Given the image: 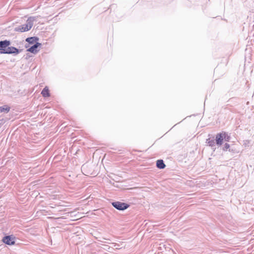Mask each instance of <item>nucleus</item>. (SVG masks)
<instances>
[{"instance_id": "obj_1", "label": "nucleus", "mask_w": 254, "mask_h": 254, "mask_svg": "<svg viewBox=\"0 0 254 254\" xmlns=\"http://www.w3.org/2000/svg\"><path fill=\"white\" fill-rule=\"evenodd\" d=\"M38 17L30 16L28 18L26 23L17 26L14 29V31L18 32H24L30 30L33 26L34 21H36Z\"/></svg>"}, {"instance_id": "obj_4", "label": "nucleus", "mask_w": 254, "mask_h": 254, "mask_svg": "<svg viewBox=\"0 0 254 254\" xmlns=\"http://www.w3.org/2000/svg\"><path fill=\"white\" fill-rule=\"evenodd\" d=\"M19 53L18 50L14 47H7V49L4 51H0L1 54H18Z\"/></svg>"}, {"instance_id": "obj_9", "label": "nucleus", "mask_w": 254, "mask_h": 254, "mask_svg": "<svg viewBox=\"0 0 254 254\" xmlns=\"http://www.w3.org/2000/svg\"><path fill=\"white\" fill-rule=\"evenodd\" d=\"M41 94L44 97H48L50 96L49 89L47 87H45L42 91Z\"/></svg>"}, {"instance_id": "obj_3", "label": "nucleus", "mask_w": 254, "mask_h": 254, "mask_svg": "<svg viewBox=\"0 0 254 254\" xmlns=\"http://www.w3.org/2000/svg\"><path fill=\"white\" fill-rule=\"evenodd\" d=\"M225 137V132L217 133L215 137L216 144L218 146H221L223 142Z\"/></svg>"}, {"instance_id": "obj_14", "label": "nucleus", "mask_w": 254, "mask_h": 254, "mask_svg": "<svg viewBox=\"0 0 254 254\" xmlns=\"http://www.w3.org/2000/svg\"><path fill=\"white\" fill-rule=\"evenodd\" d=\"M225 137L224 138V140L226 141H229L230 138V136H229L225 132Z\"/></svg>"}, {"instance_id": "obj_8", "label": "nucleus", "mask_w": 254, "mask_h": 254, "mask_svg": "<svg viewBox=\"0 0 254 254\" xmlns=\"http://www.w3.org/2000/svg\"><path fill=\"white\" fill-rule=\"evenodd\" d=\"M206 142L209 146L212 147L213 149H215L216 140L214 139V137H209L206 140Z\"/></svg>"}, {"instance_id": "obj_2", "label": "nucleus", "mask_w": 254, "mask_h": 254, "mask_svg": "<svg viewBox=\"0 0 254 254\" xmlns=\"http://www.w3.org/2000/svg\"><path fill=\"white\" fill-rule=\"evenodd\" d=\"M113 206L116 209L120 210H124L128 208V205L119 201H116L112 203Z\"/></svg>"}, {"instance_id": "obj_13", "label": "nucleus", "mask_w": 254, "mask_h": 254, "mask_svg": "<svg viewBox=\"0 0 254 254\" xmlns=\"http://www.w3.org/2000/svg\"><path fill=\"white\" fill-rule=\"evenodd\" d=\"M230 147V145L226 143L224 144V147H223V150L225 151V150H227L228 148H229Z\"/></svg>"}, {"instance_id": "obj_11", "label": "nucleus", "mask_w": 254, "mask_h": 254, "mask_svg": "<svg viewBox=\"0 0 254 254\" xmlns=\"http://www.w3.org/2000/svg\"><path fill=\"white\" fill-rule=\"evenodd\" d=\"M9 110L10 108L7 105H4L3 106L0 107V113H7L9 112Z\"/></svg>"}, {"instance_id": "obj_6", "label": "nucleus", "mask_w": 254, "mask_h": 254, "mask_svg": "<svg viewBox=\"0 0 254 254\" xmlns=\"http://www.w3.org/2000/svg\"><path fill=\"white\" fill-rule=\"evenodd\" d=\"M41 44L39 43H36L33 46L29 48L27 51L33 54L37 53L39 51L38 48L41 46Z\"/></svg>"}, {"instance_id": "obj_15", "label": "nucleus", "mask_w": 254, "mask_h": 254, "mask_svg": "<svg viewBox=\"0 0 254 254\" xmlns=\"http://www.w3.org/2000/svg\"><path fill=\"white\" fill-rule=\"evenodd\" d=\"M114 247L116 249H119V245L117 244H113Z\"/></svg>"}, {"instance_id": "obj_7", "label": "nucleus", "mask_w": 254, "mask_h": 254, "mask_svg": "<svg viewBox=\"0 0 254 254\" xmlns=\"http://www.w3.org/2000/svg\"><path fill=\"white\" fill-rule=\"evenodd\" d=\"M10 44L9 41L5 40L0 41V50H1V51H4V50L7 49Z\"/></svg>"}, {"instance_id": "obj_12", "label": "nucleus", "mask_w": 254, "mask_h": 254, "mask_svg": "<svg viewBox=\"0 0 254 254\" xmlns=\"http://www.w3.org/2000/svg\"><path fill=\"white\" fill-rule=\"evenodd\" d=\"M37 40V38L35 37H30L26 39V41L30 44H34Z\"/></svg>"}, {"instance_id": "obj_5", "label": "nucleus", "mask_w": 254, "mask_h": 254, "mask_svg": "<svg viewBox=\"0 0 254 254\" xmlns=\"http://www.w3.org/2000/svg\"><path fill=\"white\" fill-rule=\"evenodd\" d=\"M2 241L5 244L8 245H12L15 243L14 237L12 236H7L4 237L2 239Z\"/></svg>"}, {"instance_id": "obj_10", "label": "nucleus", "mask_w": 254, "mask_h": 254, "mask_svg": "<svg viewBox=\"0 0 254 254\" xmlns=\"http://www.w3.org/2000/svg\"><path fill=\"white\" fill-rule=\"evenodd\" d=\"M156 166L159 169H163L165 167V165L162 160H158L157 161Z\"/></svg>"}]
</instances>
